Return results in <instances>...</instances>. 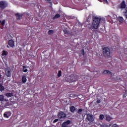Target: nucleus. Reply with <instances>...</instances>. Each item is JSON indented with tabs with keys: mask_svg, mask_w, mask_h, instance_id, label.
Returning a JSON list of instances; mask_svg holds the SVG:
<instances>
[{
	"mask_svg": "<svg viewBox=\"0 0 127 127\" xmlns=\"http://www.w3.org/2000/svg\"><path fill=\"white\" fill-rule=\"evenodd\" d=\"M102 20L101 18H99L95 17L93 19V23L91 26L90 27V29H98L99 25H100V22Z\"/></svg>",
	"mask_w": 127,
	"mask_h": 127,
	"instance_id": "nucleus-1",
	"label": "nucleus"
},
{
	"mask_svg": "<svg viewBox=\"0 0 127 127\" xmlns=\"http://www.w3.org/2000/svg\"><path fill=\"white\" fill-rule=\"evenodd\" d=\"M102 54L105 58H111V50L108 47H103Z\"/></svg>",
	"mask_w": 127,
	"mask_h": 127,
	"instance_id": "nucleus-2",
	"label": "nucleus"
},
{
	"mask_svg": "<svg viewBox=\"0 0 127 127\" xmlns=\"http://www.w3.org/2000/svg\"><path fill=\"white\" fill-rule=\"evenodd\" d=\"M7 5H8V4L7 3V2H6V1H0V9H1V10H3V9L6 8V7H7Z\"/></svg>",
	"mask_w": 127,
	"mask_h": 127,
	"instance_id": "nucleus-3",
	"label": "nucleus"
},
{
	"mask_svg": "<svg viewBox=\"0 0 127 127\" xmlns=\"http://www.w3.org/2000/svg\"><path fill=\"white\" fill-rule=\"evenodd\" d=\"M78 80V77L75 74H71L70 77L68 78V81L69 83H72L73 82H76Z\"/></svg>",
	"mask_w": 127,
	"mask_h": 127,
	"instance_id": "nucleus-4",
	"label": "nucleus"
},
{
	"mask_svg": "<svg viewBox=\"0 0 127 127\" xmlns=\"http://www.w3.org/2000/svg\"><path fill=\"white\" fill-rule=\"evenodd\" d=\"M58 117L59 119H65L67 115L64 112L61 111L58 113Z\"/></svg>",
	"mask_w": 127,
	"mask_h": 127,
	"instance_id": "nucleus-5",
	"label": "nucleus"
},
{
	"mask_svg": "<svg viewBox=\"0 0 127 127\" xmlns=\"http://www.w3.org/2000/svg\"><path fill=\"white\" fill-rule=\"evenodd\" d=\"M87 117L86 119L88 122H94V116L90 113L86 114Z\"/></svg>",
	"mask_w": 127,
	"mask_h": 127,
	"instance_id": "nucleus-6",
	"label": "nucleus"
},
{
	"mask_svg": "<svg viewBox=\"0 0 127 127\" xmlns=\"http://www.w3.org/2000/svg\"><path fill=\"white\" fill-rule=\"evenodd\" d=\"M70 124H71V121L70 120H67L63 123L62 127H68V126H69Z\"/></svg>",
	"mask_w": 127,
	"mask_h": 127,
	"instance_id": "nucleus-7",
	"label": "nucleus"
},
{
	"mask_svg": "<svg viewBox=\"0 0 127 127\" xmlns=\"http://www.w3.org/2000/svg\"><path fill=\"white\" fill-rule=\"evenodd\" d=\"M8 45H9V47H11V48H13V47H14V41L13 40H9Z\"/></svg>",
	"mask_w": 127,
	"mask_h": 127,
	"instance_id": "nucleus-8",
	"label": "nucleus"
},
{
	"mask_svg": "<svg viewBox=\"0 0 127 127\" xmlns=\"http://www.w3.org/2000/svg\"><path fill=\"white\" fill-rule=\"evenodd\" d=\"M4 118H8L10 116H11V112L10 111L6 112L3 114Z\"/></svg>",
	"mask_w": 127,
	"mask_h": 127,
	"instance_id": "nucleus-9",
	"label": "nucleus"
},
{
	"mask_svg": "<svg viewBox=\"0 0 127 127\" xmlns=\"http://www.w3.org/2000/svg\"><path fill=\"white\" fill-rule=\"evenodd\" d=\"M103 74H104V75H111L112 76V75L113 74V73H112V72L110 71V70H105L103 71Z\"/></svg>",
	"mask_w": 127,
	"mask_h": 127,
	"instance_id": "nucleus-10",
	"label": "nucleus"
},
{
	"mask_svg": "<svg viewBox=\"0 0 127 127\" xmlns=\"http://www.w3.org/2000/svg\"><path fill=\"white\" fill-rule=\"evenodd\" d=\"M27 81V79L26 78V76L25 75L22 76V83L23 84H25Z\"/></svg>",
	"mask_w": 127,
	"mask_h": 127,
	"instance_id": "nucleus-11",
	"label": "nucleus"
},
{
	"mask_svg": "<svg viewBox=\"0 0 127 127\" xmlns=\"http://www.w3.org/2000/svg\"><path fill=\"white\" fill-rule=\"evenodd\" d=\"M126 6V2L125 0H123L121 3V8H125Z\"/></svg>",
	"mask_w": 127,
	"mask_h": 127,
	"instance_id": "nucleus-12",
	"label": "nucleus"
},
{
	"mask_svg": "<svg viewBox=\"0 0 127 127\" xmlns=\"http://www.w3.org/2000/svg\"><path fill=\"white\" fill-rule=\"evenodd\" d=\"M5 74L7 78L11 77V72H10V70H7V71L5 72Z\"/></svg>",
	"mask_w": 127,
	"mask_h": 127,
	"instance_id": "nucleus-13",
	"label": "nucleus"
},
{
	"mask_svg": "<svg viewBox=\"0 0 127 127\" xmlns=\"http://www.w3.org/2000/svg\"><path fill=\"white\" fill-rule=\"evenodd\" d=\"M69 110L71 112V113H74L75 111H76V107L74 106H72L69 107Z\"/></svg>",
	"mask_w": 127,
	"mask_h": 127,
	"instance_id": "nucleus-14",
	"label": "nucleus"
},
{
	"mask_svg": "<svg viewBox=\"0 0 127 127\" xmlns=\"http://www.w3.org/2000/svg\"><path fill=\"white\" fill-rule=\"evenodd\" d=\"M15 15L17 19H20V18L22 17V14H20L19 13L15 14Z\"/></svg>",
	"mask_w": 127,
	"mask_h": 127,
	"instance_id": "nucleus-15",
	"label": "nucleus"
},
{
	"mask_svg": "<svg viewBox=\"0 0 127 127\" xmlns=\"http://www.w3.org/2000/svg\"><path fill=\"white\" fill-rule=\"evenodd\" d=\"M118 21H119V22H120L121 23H123L124 22V18H123V17H119L118 18Z\"/></svg>",
	"mask_w": 127,
	"mask_h": 127,
	"instance_id": "nucleus-16",
	"label": "nucleus"
},
{
	"mask_svg": "<svg viewBox=\"0 0 127 127\" xmlns=\"http://www.w3.org/2000/svg\"><path fill=\"white\" fill-rule=\"evenodd\" d=\"M106 121H107V122H111V120H112V118H111V116H110V115H106Z\"/></svg>",
	"mask_w": 127,
	"mask_h": 127,
	"instance_id": "nucleus-17",
	"label": "nucleus"
},
{
	"mask_svg": "<svg viewBox=\"0 0 127 127\" xmlns=\"http://www.w3.org/2000/svg\"><path fill=\"white\" fill-rule=\"evenodd\" d=\"M54 33V31L52 30H50L48 32V35H52V34H53Z\"/></svg>",
	"mask_w": 127,
	"mask_h": 127,
	"instance_id": "nucleus-18",
	"label": "nucleus"
},
{
	"mask_svg": "<svg viewBox=\"0 0 127 127\" xmlns=\"http://www.w3.org/2000/svg\"><path fill=\"white\" fill-rule=\"evenodd\" d=\"M6 55H7V52H6L5 51H3L2 52V56H6Z\"/></svg>",
	"mask_w": 127,
	"mask_h": 127,
	"instance_id": "nucleus-19",
	"label": "nucleus"
},
{
	"mask_svg": "<svg viewBox=\"0 0 127 127\" xmlns=\"http://www.w3.org/2000/svg\"><path fill=\"white\" fill-rule=\"evenodd\" d=\"M27 71H28V70H27V68H26V66H23V72H27Z\"/></svg>",
	"mask_w": 127,
	"mask_h": 127,
	"instance_id": "nucleus-20",
	"label": "nucleus"
},
{
	"mask_svg": "<svg viewBox=\"0 0 127 127\" xmlns=\"http://www.w3.org/2000/svg\"><path fill=\"white\" fill-rule=\"evenodd\" d=\"M63 31H64V34H66L67 35H69V34H70V33H69V32L66 29L64 30Z\"/></svg>",
	"mask_w": 127,
	"mask_h": 127,
	"instance_id": "nucleus-21",
	"label": "nucleus"
},
{
	"mask_svg": "<svg viewBox=\"0 0 127 127\" xmlns=\"http://www.w3.org/2000/svg\"><path fill=\"white\" fill-rule=\"evenodd\" d=\"M6 97H12V96H13V94H12V93H6Z\"/></svg>",
	"mask_w": 127,
	"mask_h": 127,
	"instance_id": "nucleus-22",
	"label": "nucleus"
},
{
	"mask_svg": "<svg viewBox=\"0 0 127 127\" xmlns=\"http://www.w3.org/2000/svg\"><path fill=\"white\" fill-rule=\"evenodd\" d=\"M82 112H83V109H78L77 113L78 114V115H82Z\"/></svg>",
	"mask_w": 127,
	"mask_h": 127,
	"instance_id": "nucleus-23",
	"label": "nucleus"
},
{
	"mask_svg": "<svg viewBox=\"0 0 127 127\" xmlns=\"http://www.w3.org/2000/svg\"><path fill=\"white\" fill-rule=\"evenodd\" d=\"M104 118H105V116L103 114L100 115L99 116L100 120H104Z\"/></svg>",
	"mask_w": 127,
	"mask_h": 127,
	"instance_id": "nucleus-24",
	"label": "nucleus"
},
{
	"mask_svg": "<svg viewBox=\"0 0 127 127\" xmlns=\"http://www.w3.org/2000/svg\"><path fill=\"white\" fill-rule=\"evenodd\" d=\"M4 90V87L2 85H0V91H3Z\"/></svg>",
	"mask_w": 127,
	"mask_h": 127,
	"instance_id": "nucleus-25",
	"label": "nucleus"
},
{
	"mask_svg": "<svg viewBox=\"0 0 127 127\" xmlns=\"http://www.w3.org/2000/svg\"><path fill=\"white\" fill-rule=\"evenodd\" d=\"M59 17H60V14H57L54 16V18H59Z\"/></svg>",
	"mask_w": 127,
	"mask_h": 127,
	"instance_id": "nucleus-26",
	"label": "nucleus"
},
{
	"mask_svg": "<svg viewBox=\"0 0 127 127\" xmlns=\"http://www.w3.org/2000/svg\"><path fill=\"white\" fill-rule=\"evenodd\" d=\"M61 73H62V71L59 70L58 73V77H61Z\"/></svg>",
	"mask_w": 127,
	"mask_h": 127,
	"instance_id": "nucleus-27",
	"label": "nucleus"
},
{
	"mask_svg": "<svg viewBox=\"0 0 127 127\" xmlns=\"http://www.w3.org/2000/svg\"><path fill=\"white\" fill-rule=\"evenodd\" d=\"M3 100H4L3 96L0 95V101H3Z\"/></svg>",
	"mask_w": 127,
	"mask_h": 127,
	"instance_id": "nucleus-28",
	"label": "nucleus"
},
{
	"mask_svg": "<svg viewBox=\"0 0 127 127\" xmlns=\"http://www.w3.org/2000/svg\"><path fill=\"white\" fill-rule=\"evenodd\" d=\"M46 1H47L49 3L52 4V1L51 0H45Z\"/></svg>",
	"mask_w": 127,
	"mask_h": 127,
	"instance_id": "nucleus-29",
	"label": "nucleus"
},
{
	"mask_svg": "<svg viewBox=\"0 0 127 127\" xmlns=\"http://www.w3.org/2000/svg\"><path fill=\"white\" fill-rule=\"evenodd\" d=\"M102 127H110V126H109V125L107 124H104L102 126Z\"/></svg>",
	"mask_w": 127,
	"mask_h": 127,
	"instance_id": "nucleus-30",
	"label": "nucleus"
},
{
	"mask_svg": "<svg viewBox=\"0 0 127 127\" xmlns=\"http://www.w3.org/2000/svg\"><path fill=\"white\" fill-rule=\"evenodd\" d=\"M5 22V20H3L2 21H1V24L2 25H4V23Z\"/></svg>",
	"mask_w": 127,
	"mask_h": 127,
	"instance_id": "nucleus-31",
	"label": "nucleus"
},
{
	"mask_svg": "<svg viewBox=\"0 0 127 127\" xmlns=\"http://www.w3.org/2000/svg\"><path fill=\"white\" fill-rule=\"evenodd\" d=\"M58 121H59V119H55V120L53 121V123H54V124H55V123H57V122H58Z\"/></svg>",
	"mask_w": 127,
	"mask_h": 127,
	"instance_id": "nucleus-32",
	"label": "nucleus"
},
{
	"mask_svg": "<svg viewBox=\"0 0 127 127\" xmlns=\"http://www.w3.org/2000/svg\"><path fill=\"white\" fill-rule=\"evenodd\" d=\"M17 84L18 85V86H21V85H22V82H18Z\"/></svg>",
	"mask_w": 127,
	"mask_h": 127,
	"instance_id": "nucleus-33",
	"label": "nucleus"
},
{
	"mask_svg": "<svg viewBox=\"0 0 127 127\" xmlns=\"http://www.w3.org/2000/svg\"><path fill=\"white\" fill-rule=\"evenodd\" d=\"M96 103L97 104H100V103H101V100H100V99L97 100Z\"/></svg>",
	"mask_w": 127,
	"mask_h": 127,
	"instance_id": "nucleus-34",
	"label": "nucleus"
},
{
	"mask_svg": "<svg viewBox=\"0 0 127 127\" xmlns=\"http://www.w3.org/2000/svg\"><path fill=\"white\" fill-rule=\"evenodd\" d=\"M99 1H100V2H102V1H103V0L104 1H106V2H108V0H99Z\"/></svg>",
	"mask_w": 127,
	"mask_h": 127,
	"instance_id": "nucleus-35",
	"label": "nucleus"
},
{
	"mask_svg": "<svg viewBox=\"0 0 127 127\" xmlns=\"http://www.w3.org/2000/svg\"><path fill=\"white\" fill-rule=\"evenodd\" d=\"M82 55H85V52L84 51V50H82Z\"/></svg>",
	"mask_w": 127,
	"mask_h": 127,
	"instance_id": "nucleus-36",
	"label": "nucleus"
},
{
	"mask_svg": "<svg viewBox=\"0 0 127 127\" xmlns=\"http://www.w3.org/2000/svg\"><path fill=\"white\" fill-rule=\"evenodd\" d=\"M113 16H114V18H117V17H118L117 15H116V14L113 15Z\"/></svg>",
	"mask_w": 127,
	"mask_h": 127,
	"instance_id": "nucleus-37",
	"label": "nucleus"
},
{
	"mask_svg": "<svg viewBox=\"0 0 127 127\" xmlns=\"http://www.w3.org/2000/svg\"><path fill=\"white\" fill-rule=\"evenodd\" d=\"M127 95V94H124L123 95V99H126V96Z\"/></svg>",
	"mask_w": 127,
	"mask_h": 127,
	"instance_id": "nucleus-38",
	"label": "nucleus"
},
{
	"mask_svg": "<svg viewBox=\"0 0 127 127\" xmlns=\"http://www.w3.org/2000/svg\"><path fill=\"white\" fill-rule=\"evenodd\" d=\"M117 126H118V125H117V124L113 125L114 127H117Z\"/></svg>",
	"mask_w": 127,
	"mask_h": 127,
	"instance_id": "nucleus-39",
	"label": "nucleus"
},
{
	"mask_svg": "<svg viewBox=\"0 0 127 127\" xmlns=\"http://www.w3.org/2000/svg\"><path fill=\"white\" fill-rule=\"evenodd\" d=\"M88 19H89L90 18H91V15H89L88 16Z\"/></svg>",
	"mask_w": 127,
	"mask_h": 127,
	"instance_id": "nucleus-40",
	"label": "nucleus"
},
{
	"mask_svg": "<svg viewBox=\"0 0 127 127\" xmlns=\"http://www.w3.org/2000/svg\"><path fill=\"white\" fill-rule=\"evenodd\" d=\"M7 48H9V46L8 45L6 46Z\"/></svg>",
	"mask_w": 127,
	"mask_h": 127,
	"instance_id": "nucleus-41",
	"label": "nucleus"
},
{
	"mask_svg": "<svg viewBox=\"0 0 127 127\" xmlns=\"http://www.w3.org/2000/svg\"><path fill=\"white\" fill-rule=\"evenodd\" d=\"M103 21H104V22H106V20H105V19H103Z\"/></svg>",
	"mask_w": 127,
	"mask_h": 127,
	"instance_id": "nucleus-42",
	"label": "nucleus"
},
{
	"mask_svg": "<svg viewBox=\"0 0 127 127\" xmlns=\"http://www.w3.org/2000/svg\"><path fill=\"white\" fill-rule=\"evenodd\" d=\"M1 78V75H0V79Z\"/></svg>",
	"mask_w": 127,
	"mask_h": 127,
	"instance_id": "nucleus-43",
	"label": "nucleus"
},
{
	"mask_svg": "<svg viewBox=\"0 0 127 127\" xmlns=\"http://www.w3.org/2000/svg\"><path fill=\"white\" fill-rule=\"evenodd\" d=\"M0 23H1V20H0Z\"/></svg>",
	"mask_w": 127,
	"mask_h": 127,
	"instance_id": "nucleus-44",
	"label": "nucleus"
}]
</instances>
